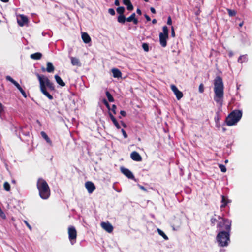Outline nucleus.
I'll list each match as a JSON object with an SVG mask.
<instances>
[{"mask_svg": "<svg viewBox=\"0 0 252 252\" xmlns=\"http://www.w3.org/2000/svg\"><path fill=\"white\" fill-rule=\"evenodd\" d=\"M24 222L25 223V224L27 225V226L31 230H32V227L29 224V223L26 220H24Z\"/></svg>", "mask_w": 252, "mask_h": 252, "instance_id": "de8ad7c7", "label": "nucleus"}, {"mask_svg": "<svg viewBox=\"0 0 252 252\" xmlns=\"http://www.w3.org/2000/svg\"><path fill=\"white\" fill-rule=\"evenodd\" d=\"M6 79L7 80V81H9L10 82H11L12 84H13L14 85L15 84V83L16 82V81L15 80H14L12 78H11L10 76H7L6 77Z\"/></svg>", "mask_w": 252, "mask_h": 252, "instance_id": "e433bc0d", "label": "nucleus"}, {"mask_svg": "<svg viewBox=\"0 0 252 252\" xmlns=\"http://www.w3.org/2000/svg\"><path fill=\"white\" fill-rule=\"evenodd\" d=\"M157 231L158 232V233L159 235L161 236L165 240H168V237L164 233L163 231H162L161 229L158 228Z\"/></svg>", "mask_w": 252, "mask_h": 252, "instance_id": "a878e982", "label": "nucleus"}, {"mask_svg": "<svg viewBox=\"0 0 252 252\" xmlns=\"http://www.w3.org/2000/svg\"><path fill=\"white\" fill-rule=\"evenodd\" d=\"M111 71L113 73V76L114 77V78H120L122 77V72H121V71L117 69V68H113L112 70H111Z\"/></svg>", "mask_w": 252, "mask_h": 252, "instance_id": "dca6fc26", "label": "nucleus"}, {"mask_svg": "<svg viewBox=\"0 0 252 252\" xmlns=\"http://www.w3.org/2000/svg\"><path fill=\"white\" fill-rule=\"evenodd\" d=\"M227 11L228 12V14L229 16L230 17L234 16L236 14V12L234 10L227 9Z\"/></svg>", "mask_w": 252, "mask_h": 252, "instance_id": "cd10ccee", "label": "nucleus"}, {"mask_svg": "<svg viewBox=\"0 0 252 252\" xmlns=\"http://www.w3.org/2000/svg\"><path fill=\"white\" fill-rule=\"evenodd\" d=\"M130 158L136 161H141L142 159L140 155L136 151H133L130 154Z\"/></svg>", "mask_w": 252, "mask_h": 252, "instance_id": "ddd939ff", "label": "nucleus"}, {"mask_svg": "<svg viewBox=\"0 0 252 252\" xmlns=\"http://www.w3.org/2000/svg\"><path fill=\"white\" fill-rule=\"evenodd\" d=\"M139 187H140V188L142 190H143V191H147V189H146L144 187H143V186H139Z\"/></svg>", "mask_w": 252, "mask_h": 252, "instance_id": "5fc2aeb1", "label": "nucleus"}, {"mask_svg": "<svg viewBox=\"0 0 252 252\" xmlns=\"http://www.w3.org/2000/svg\"><path fill=\"white\" fill-rule=\"evenodd\" d=\"M108 114L111 120L113 122L115 126L116 127L117 129H120L121 128L120 126L118 121H117L116 119L115 118V117L112 115L111 112H109Z\"/></svg>", "mask_w": 252, "mask_h": 252, "instance_id": "2eb2a0df", "label": "nucleus"}, {"mask_svg": "<svg viewBox=\"0 0 252 252\" xmlns=\"http://www.w3.org/2000/svg\"><path fill=\"white\" fill-rule=\"evenodd\" d=\"M219 168L220 169L221 171L222 172H225L226 171V168L225 166L223 164H219L218 165Z\"/></svg>", "mask_w": 252, "mask_h": 252, "instance_id": "72a5a7b5", "label": "nucleus"}, {"mask_svg": "<svg viewBox=\"0 0 252 252\" xmlns=\"http://www.w3.org/2000/svg\"><path fill=\"white\" fill-rule=\"evenodd\" d=\"M105 93L108 101L110 102H114V99L112 94L110 93V92L107 91Z\"/></svg>", "mask_w": 252, "mask_h": 252, "instance_id": "393cba45", "label": "nucleus"}, {"mask_svg": "<svg viewBox=\"0 0 252 252\" xmlns=\"http://www.w3.org/2000/svg\"><path fill=\"white\" fill-rule=\"evenodd\" d=\"M136 12L138 14L141 15V11L139 8H137L136 10Z\"/></svg>", "mask_w": 252, "mask_h": 252, "instance_id": "6e6d98bb", "label": "nucleus"}, {"mask_svg": "<svg viewBox=\"0 0 252 252\" xmlns=\"http://www.w3.org/2000/svg\"><path fill=\"white\" fill-rule=\"evenodd\" d=\"M243 25V22H242V23H240V24H239V26L240 27H242Z\"/></svg>", "mask_w": 252, "mask_h": 252, "instance_id": "e2e57ef3", "label": "nucleus"}, {"mask_svg": "<svg viewBox=\"0 0 252 252\" xmlns=\"http://www.w3.org/2000/svg\"><path fill=\"white\" fill-rule=\"evenodd\" d=\"M129 179H134L133 174H125Z\"/></svg>", "mask_w": 252, "mask_h": 252, "instance_id": "a18cd8bd", "label": "nucleus"}, {"mask_svg": "<svg viewBox=\"0 0 252 252\" xmlns=\"http://www.w3.org/2000/svg\"><path fill=\"white\" fill-rule=\"evenodd\" d=\"M242 111L234 110L226 117L225 122L227 126H231L238 123L242 118Z\"/></svg>", "mask_w": 252, "mask_h": 252, "instance_id": "20e7f679", "label": "nucleus"}, {"mask_svg": "<svg viewBox=\"0 0 252 252\" xmlns=\"http://www.w3.org/2000/svg\"><path fill=\"white\" fill-rule=\"evenodd\" d=\"M242 57V56H241L239 57L238 60V62H240V60H241Z\"/></svg>", "mask_w": 252, "mask_h": 252, "instance_id": "680f3d73", "label": "nucleus"}, {"mask_svg": "<svg viewBox=\"0 0 252 252\" xmlns=\"http://www.w3.org/2000/svg\"><path fill=\"white\" fill-rule=\"evenodd\" d=\"M229 202L228 200L226 198V197L224 195L221 196V203L222 204L220 206L221 208H223L226 207Z\"/></svg>", "mask_w": 252, "mask_h": 252, "instance_id": "412c9836", "label": "nucleus"}, {"mask_svg": "<svg viewBox=\"0 0 252 252\" xmlns=\"http://www.w3.org/2000/svg\"><path fill=\"white\" fill-rule=\"evenodd\" d=\"M37 188L40 197L43 199H47L50 195V188L47 182L42 178H39L37 182Z\"/></svg>", "mask_w": 252, "mask_h": 252, "instance_id": "7ed1b4c3", "label": "nucleus"}, {"mask_svg": "<svg viewBox=\"0 0 252 252\" xmlns=\"http://www.w3.org/2000/svg\"><path fill=\"white\" fill-rule=\"evenodd\" d=\"M157 23V20L156 19H154L152 20V23L155 24Z\"/></svg>", "mask_w": 252, "mask_h": 252, "instance_id": "bf43d9fd", "label": "nucleus"}, {"mask_svg": "<svg viewBox=\"0 0 252 252\" xmlns=\"http://www.w3.org/2000/svg\"><path fill=\"white\" fill-rule=\"evenodd\" d=\"M55 79L57 83L62 87H64L65 85V83L62 80L61 78L58 75H55Z\"/></svg>", "mask_w": 252, "mask_h": 252, "instance_id": "aec40b11", "label": "nucleus"}, {"mask_svg": "<svg viewBox=\"0 0 252 252\" xmlns=\"http://www.w3.org/2000/svg\"><path fill=\"white\" fill-rule=\"evenodd\" d=\"M0 217H1L2 219L6 218V215L3 212L1 208L0 207Z\"/></svg>", "mask_w": 252, "mask_h": 252, "instance_id": "ea45409f", "label": "nucleus"}, {"mask_svg": "<svg viewBox=\"0 0 252 252\" xmlns=\"http://www.w3.org/2000/svg\"><path fill=\"white\" fill-rule=\"evenodd\" d=\"M171 36L173 37L175 36V32L174 27L173 26L171 27Z\"/></svg>", "mask_w": 252, "mask_h": 252, "instance_id": "c03bdc74", "label": "nucleus"}, {"mask_svg": "<svg viewBox=\"0 0 252 252\" xmlns=\"http://www.w3.org/2000/svg\"><path fill=\"white\" fill-rule=\"evenodd\" d=\"M108 13L112 16H114L115 14V11L113 8H109L108 9Z\"/></svg>", "mask_w": 252, "mask_h": 252, "instance_id": "a19ab883", "label": "nucleus"}, {"mask_svg": "<svg viewBox=\"0 0 252 252\" xmlns=\"http://www.w3.org/2000/svg\"><path fill=\"white\" fill-rule=\"evenodd\" d=\"M3 187H4V189L6 191H10V184L7 182H4V183L3 184Z\"/></svg>", "mask_w": 252, "mask_h": 252, "instance_id": "c85d7f7f", "label": "nucleus"}, {"mask_svg": "<svg viewBox=\"0 0 252 252\" xmlns=\"http://www.w3.org/2000/svg\"><path fill=\"white\" fill-rule=\"evenodd\" d=\"M102 102H103V104L106 106L107 108L110 111V106L109 104L108 103V101H107V100L105 99H103L102 100Z\"/></svg>", "mask_w": 252, "mask_h": 252, "instance_id": "c9c22d12", "label": "nucleus"}, {"mask_svg": "<svg viewBox=\"0 0 252 252\" xmlns=\"http://www.w3.org/2000/svg\"><path fill=\"white\" fill-rule=\"evenodd\" d=\"M2 2H7L9 1V0H0Z\"/></svg>", "mask_w": 252, "mask_h": 252, "instance_id": "052dcab7", "label": "nucleus"}, {"mask_svg": "<svg viewBox=\"0 0 252 252\" xmlns=\"http://www.w3.org/2000/svg\"><path fill=\"white\" fill-rule=\"evenodd\" d=\"M121 132L124 137L125 138H127L128 137V135L127 134H126V132L125 131V130L124 129H121Z\"/></svg>", "mask_w": 252, "mask_h": 252, "instance_id": "37998d69", "label": "nucleus"}, {"mask_svg": "<svg viewBox=\"0 0 252 252\" xmlns=\"http://www.w3.org/2000/svg\"><path fill=\"white\" fill-rule=\"evenodd\" d=\"M42 54L40 52H36L30 55V58L33 60H38L41 59Z\"/></svg>", "mask_w": 252, "mask_h": 252, "instance_id": "a211bd4d", "label": "nucleus"}, {"mask_svg": "<svg viewBox=\"0 0 252 252\" xmlns=\"http://www.w3.org/2000/svg\"><path fill=\"white\" fill-rule=\"evenodd\" d=\"M163 32L159 33V38L160 44L162 47H165L167 46V40L168 39L169 30L167 26H164L162 28Z\"/></svg>", "mask_w": 252, "mask_h": 252, "instance_id": "0eeeda50", "label": "nucleus"}, {"mask_svg": "<svg viewBox=\"0 0 252 252\" xmlns=\"http://www.w3.org/2000/svg\"><path fill=\"white\" fill-rule=\"evenodd\" d=\"M135 18V13H133L129 17L126 18V21L128 22H132V20Z\"/></svg>", "mask_w": 252, "mask_h": 252, "instance_id": "c756f323", "label": "nucleus"}, {"mask_svg": "<svg viewBox=\"0 0 252 252\" xmlns=\"http://www.w3.org/2000/svg\"><path fill=\"white\" fill-rule=\"evenodd\" d=\"M214 100L220 107H222L224 96V85L222 78L217 76L214 80Z\"/></svg>", "mask_w": 252, "mask_h": 252, "instance_id": "f257e3e1", "label": "nucleus"}, {"mask_svg": "<svg viewBox=\"0 0 252 252\" xmlns=\"http://www.w3.org/2000/svg\"><path fill=\"white\" fill-rule=\"evenodd\" d=\"M85 186L89 193H92L96 189L94 184L91 181L86 182L85 184Z\"/></svg>", "mask_w": 252, "mask_h": 252, "instance_id": "9d476101", "label": "nucleus"}, {"mask_svg": "<svg viewBox=\"0 0 252 252\" xmlns=\"http://www.w3.org/2000/svg\"><path fill=\"white\" fill-rule=\"evenodd\" d=\"M41 135L45 140L47 143H48L50 146H52V142L51 140L44 131L41 132Z\"/></svg>", "mask_w": 252, "mask_h": 252, "instance_id": "6ab92c4d", "label": "nucleus"}, {"mask_svg": "<svg viewBox=\"0 0 252 252\" xmlns=\"http://www.w3.org/2000/svg\"><path fill=\"white\" fill-rule=\"evenodd\" d=\"M82 39L85 43H89L91 41V37L86 32H83L82 33Z\"/></svg>", "mask_w": 252, "mask_h": 252, "instance_id": "f3484780", "label": "nucleus"}, {"mask_svg": "<svg viewBox=\"0 0 252 252\" xmlns=\"http://www.w3.org/2000/svg\"><path fill=\"white\" fill-rule=\"evenodd\" d=\"M36 76L39 81L40 89L41 92L50 100H52L53 99V97L47 91L46 87H47L49 90L51 91H54L55 86L54 84L51 82L49 78L47 77H42L39 74H37Z\"/></svg>", "mask_w": 252, "mask_h": 252, "instance_id": "f03ea898", "label": "nucleus"}, {"mask_svg": "<svg viewBox=\"0 0 252 252\" xmlns=\"http://www.w3.org/2000/svg\"><path fill=\"white\" fill-rule=\"evenodd\" d=\"M142 48L145 52L149 51V44L147 43H143L142 45Z\"/></svg>", "mask_w": 252, "mask_h": 252, "instance_id": "7c9ffc66", "label": "nucleus"}, {"mask_svg": "<svg viewBox=\"0 0 252 252\" xmlns=\"http://www.w3.org/2000/svg\"><path fill=\"white\" fill-rule=\"evenodd\" d=\"M42 70L44 72L45 71H47L49 73L53 72L55 70V67L53 66V64L51 62L47 63V67L45 69L44 67H42L41 68Z\"/></svg>", "mask_w": 252, "mask_h": 252, "instance_id": "4468645a", "label": "nucleus"}, {"mask_svg": "<svg viewBox=\"0 0 252 252\" xmlns=\"http://www.w3.org/2000/svg\"><path fill=\"white\" fill-rule=\"evenodd\" d=\"M123 2L124 5H126L127 4L129 3L130 2V0H123Z\"/></svg>", "mask_w": 252, "mask_h": 252, "instance_id": "09e8293b", "label": "nucleus"}, {"mask_svg": "<svg viewBox=\"0 0 252 252\" xmlns=\"http://www.w3.org/2000/svg\"><path fill=\"white\" fill-rule=\"evenodd\" d=\"M127 6V9L129 11H132L133 10V6L131 2L126 5Z\"/></svg>", "mask_w": 252, "mask_h": 252, "instance_id": "4c0bfd02", "label": "nucleus"}, {"mask_svg": "<svg viewBox=\"0 0 252 252\" xmlns=\"http://www.w3.org/2000/svg\"><path fill=\"white\" fill-rule=\"evenodd\" d=\"M198 91L199 93H203L204 91V85L203 83H201L198 88Z\"/></svg>", "mask_w": 252, "mask_h": 252, "instance_id": "f704fd0d", "label": "nucleus"}, {"mask_svg": "<svg viewBox=\"0 0 252 252\" xmlns=\"http://www.w3.org/2000/svg\"><path fill=\"white\" fill-rule=\"evenodd\" d=\"M68 238L72 244H73L76 240L77 231L73 226H70L68 228Z\"/></svg>", "mask_w": 252, "mask_h": 252, "instance_id": "6e6552de", "label": "nucleus"}, {"mask_svg": "<svg viewBox=\"0 0 252 252\" xmlns=\"http://www.w3.org/2000/svg\"><path fill=\"white\" fill-rule=\"evenodd\" d=\"M132 22H133V23H134V24L136 25V24H138V20H137V19H136V18H135L133 19V20H132Z\"/></svg>", "mask_w": 252, "mask_h": 252, "instance_id": "603ef678", "label": "nucleus"}, {"mask_svg": "<svg viewBox=\"0 0 252 252\" xmlns=\"http://www.w3.org/2000/svg\"><path fill=\"white\" fill-rule=\"evenodd\" d=\"M121 123L124 127L126 128L127 126L126 124L123 121H121Z\"/></svg>", "mask_w": 252, "mask_h": 252, "instance_id": "4d7b16f0", "label": "nucleus"}, {"mask_svg": "<svg viewBox=\"0 0 252 252\" xmlns=\"http://www.w3.org/2000/svg\"><path fill=\"white\" fill-rule=\"evenodd\" d=\"M171 89L175 94L176 97L178 100H180L183 97V94L182 92L179 91L175 85H171Z\"/></svg>", "mask_w": 252, "mask_h": 252, "instance_id": "1a4fd4ad", "label": "nucleus"}, {"mask_svg": "<svg viewBox=\"0 0 252 252\" xmlns=\"http://www.w3.org/2000/svg\"><path fill=\"white\" fill-rule=\"evenodd\" d=\"M116 109H117L116 106L115 104H113L112 106V108H110V110H111L113 112L114 114H116Z\"/></svg>", "mask_w": 252, "mask_h": 252, "instance_id": "58836bf2", "label": "nucleus"}, {"mask_svg": "<svg viewBox=\"0 0 252 252\" xmlns=\"http://www.w3.org/2000/svg\"><path fill=\"white\" fill-rule=\"evenodd\" d=\"M14 85L16 87V88L21 92V93L22 94L23 96V97H25V98H26L27 97V94H26L25 92L22 89V88L20 86L19 84L17 82H16L15 83V84H14Z\"/></svg>", "mask_w": 252, "mask_h": 252, "instance_id": "5701e85b", "label": "nucleus"}, {"mask_svg": "<svg viewBox=\"0 0 252 252\" xmlns=\"http://www.w3.org/2000/svg\"><path fill=\"white\" fill-rule=\"evenodd\" d=\"M150 11L153 14H155L156 13L155 9L153 7L150 8Z\"/></svg>", "mask_w": 252, "mask_h": 252, "instance_id": "8fccbe9b", "label": "nucleus"}, {"mask_svg": "<svg viewBox=\"0 0 252 252\" xmlns=\"http://www.w3.org/2000/svg\"><path fill=\"white\" fill-rule=\"evenodd\" d=\"M144 16L147 21H150L151 20L150 17L148 15L145 14Z\"/></svg>", "mask_w": 252, "mask_h": 252, "instance_id": "3c124183", "label": "nucleus"}, {"mask_svg": "<svg viewBox=\"0 0 252 252\" xmlns=\"http://www.w3.org/2000/svg\"><path fill=\"white\" fill-rule=\"evenodd\" d=\"M117 21L120 23L124 24L126 21V18L124 14L119 15L118 17Z\"/></svg>", "mask_w": 252, "mask_h": 252, "instance_id": "b1692460", "label": "nucleus"}, {"mask_svg": "<svg viewBox=\"0 0 252 252\" xmlns=\"http://www.w3.org/2000/svg\"><path fill=\"white\" fill-rule=\"evenodd\" d=\"M145 2H148V0H144Z\"/></svg>", "mask_w": 252, "mask_h": 252, "instance_id": "0e129e2a", "label": "nucleus"}, {"mask_svg": "<svg viewBox=\"0 0 252 252\" xmlns=\"http://www.w3.org/2000/svg\"><path fill=\"white\" fill-rule=\"evenodd\" d=\"M120 114L123 116V117H125L126 115V111L124 110H121L120 112Z\"/></svg>", "mask_w": 252, "mask_h": 252, "instance_id": "49530a36", "label": "nucleus"}, {"mask_svg": "<svg viewBox=\"0 0 252 252\" xmlns=\"http://www.w3.org/2000/svg\"><path fill=\"white\" fill-rule=\"evenodd\" d=\"M230 232L220 231L217 234L216 239L220 247H224L228 245L230 241Z\"/></svg>", "mask_w": 252, "mask_h": 252, "instance_id": "39448f33", "label": "nucleus"}, {"mask_svg": "<svg viewBox=\"0 0 252 252\" xmlns=\"http://www.w3.org/2000/svg\"><path fill=\"white\" fill-rule=\"evenodd\" d=\"M102 228L108 233H111L113 230V227L109 222H102L101 223Z\"/></svg>", "mask_w": 252, "mask_h": 252, "instance_id": "9b49d317", "label": "nucleus"}, {"mask_svg": "<svg viewBox=\"0 0 252 252\" xmlns=\"http://www.w3.org/2000/svg\"><path fill=\"white\" fill-rule=\"evenodd\" d=\"M17 22L19 26H23L24 24L28 22V19L27 16L20 15L17 18Z\"/></svg>", "mask_w": 252, "mask_h": 252, "instance_id": "f8f14e48", "label": "nucleus"}, {"mask_svg": "<svg viewBox=\"0 0 252 252\" xmlns=\"http://www.w3.org/2000/svg\"><path fill=\"white\" fill-rule=\"evenodd\" d=\"M228 55H229V56L230 57H232V56H233V52H232V51L229 52V54H228Z\"/></svg>", "mask_w": 252, "mask_h": 252, "instance_id": "13d9d810", "label": "nucleus"}, {"mask_svg": "<svg viewBox=\"0 0 252 252\" xmlns=\"http://www.w3.org/2000/svg\"><path fill=\"white\" fill-rule=\"evenodd\" d=\"M117 12L119 15H123L124 13V12L125 11V9L124 7L121 6L119 7L116 9Z\"/></svg>", "mask_w": 252, "mask_h": 252, "instance_id": "bb28decb", "label": "nucleus"}, {"mask_svg": "<svg viewBox=\"0 0 252 252\" xmlns=\"http://www.w3.org/2000/svg\"><path fill=\"white\" fill-rule=\"evenodd\" d=\"M217 221L218 222V220L216 218L212 217L210 219L211 224L212 226H214L216 224V222H217Z\"/></svg>", "mask_w": 252, "mask_h": 252, "instance_id": "473e14b6", "label": "nucleus"}, {"mask_svg": "<svg viewBox=\"0 0 252 252\" xmlns=\"http://www.w3.org/2000/svg\"><path fill=\"white\" fill-rule=\"evenodd\" d=\"M218 222L217 224V228L220 231L230 232L231 221L227 219L219 216Z\"/></svg>", "mask_w": 252, "mask_h": 252, "instance_id": "423d86ee", "label": "nucleus"}, {"mask_svg": "<svg viewBox=\"0 0 252 252\" xmlns=\"http://www.w3.org/2000/svg\"><path fill=\"white\" fill-rule=\"evenodd\" d=\"M172 23V19L171 16H168L167 21V24L168 25H171Z\"/></svg>", "mask_w": 252, "mask_h": 252, "instance_id": "79ce46f5", "label": "nucleus"}, {"mask_svg": "<svg viewBox=\"0 0 252 252\" xmlns=\"http://www.w3.org/2000/svg\"><path fill=\"white\" fill-rule=\"evenodd\" d=\"M114 4L116 6H119L120 5V2H119V0H115Z\"/></svg>", "mask_w": 252, "mask_h": 252, "instance_id": "864d4df0", "label": "nucleus"}, {"mask_svg": "<svg viewBox=\"0 0 252 252\" xmlns=\"http://www.w3.org/2000/svg\"><path fill=\"white\" fill-rule=\"evenodd\" d=\"M71 62L73 65L80 66L81 63L78 59L75 57H71Z\"/></svg>", "mask_w": 252, "mask_h": 252, "instance_id": "4be33fe9", "label": "nucleus"}, {"mask_svg": "<svg viewBox=\"0 0 252 252\" xmlns=\"http://www.w3.org/2000/svg\"><path fill=\"white\" fill-rule=\"evenodd\" d=\"M120 170L122 173H132L128 169L124 167H121Z\"/></svg>", "mask_w": 252, "mask_h": 252, "instance_id": "2f4dec72", "label": "nucleus"}]
</instances>
